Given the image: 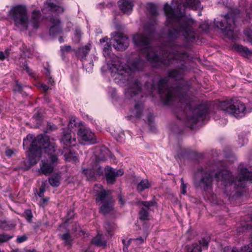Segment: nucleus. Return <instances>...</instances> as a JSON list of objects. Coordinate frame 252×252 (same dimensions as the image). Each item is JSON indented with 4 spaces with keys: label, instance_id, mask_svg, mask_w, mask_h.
<instances>
[{
    "label": "nucleus",
    "instance_id": "44",
    "mask_svg": "<svg viewBox=\"0 0 252 252\" xmlns=\"http://www.w3.org/2000/svg\"><path fill=\"white\" fill-rule=\"evenodd\" d=\"M200 28L206 31L209 29V25L207 22H204L200 25Z\"/></svg>",
    "mask_w": 252,
    "mask_h": 252
},
{
    "label": "nucleus",
    "instance_id": "38",
    "mask_svg": "<svg viewBox=\"0 0 252 252\" xmlns=\"http://www.w3.org/2000/svg\"><path fill=\"white\" fill-rule=\"evenodd\" d=\"M181 192L182 194H185L186 193L187 186L184 182L183 178L181 179Z\"/></svg>",
    "mask_w": 252,
    "mask_h": 252
},
{
    "label": "nucleus",
    "instance_id": "46",
    "mask_svg": "<svg viewBox=\"0 0 252 252\" xmlns=\"http://www.w3.org/2000/svg\"><path fill=\"white\" fill-rule=\"evenodd\" d=\"M116 140L120 142H123L125 141V134L123 132L121 133L120 136L118 137H116Z\"/></svg>",
    "mask_w": 252,
    "mask_h": 252
},
{
    "label": "nucleus",
    "instance_id": "59",
    "mask_svg": "<svg viewBox=\"0 0 252 252\" xmlns=\"http://www.w3.org/2000/svg\"><path fill=\"white\" fill-rule=\"evenodd\" d=\"M119 201L121 202V203L122 204H124V202H123V200H122V198H120Z\"/></svg>",
    "mask_w": 252,
    "mask_h": 252
},
{
    "label": "nucleus",
    "instance_id": "1",
    "mask_svg": "<svg viewBox=\"0 0 252 252\" xmlns=\"http://www.w3.org/2000/svg\"><path fill=\"white\" fill-rule=\"evenodd\" d=\"M238 175L235 180L231 173L225 169H220L215 172L208 169H199L196 173L194 180L195 188L199 189L206 192L211 191L213 187L214 175L227 196H233L236 193L237 187L244 188L246 181H252V172L243 168L240 165L238 167Z\"/></svg>",
    "mask_w": 252,
    "mask_h": 252
},
{
    "label": "nucleus",
    "instance_id": "39",
    "mask_svg": "<svg viewBox=\"0 0 252 252\" xmlns=\"http://www.w3.org/2000/svg\"><path fill=\"white\" fill-rule=\"evenodd\" d=\"M129 241H133L136 244L140 245L144 242V239L141 237H140L136 239H130L127 243H128Z\"/></svg>",
    "mask_w": 252,
    "mask_h": 252
},
{
    "label": "nucleus",
    "instance_id": "54",
    "mask_svg": "<svg viewBox=\"0 0 252 252\" xmlns=\"http://www.w3.org/2000/svg\"><path fill=\"white\" fill-rule=\"evenodd\" d=\"M155 89V86L154 83L150 85V90L151 91H153Z\"/></svg>",
    "mask_w": 252,
    "mask_h": 252
},
{
    "label": "nucleus",
    "instance_id": "29",
    "mask_svg": "<svg viewBox=\"0 0 252 252\" xmlns=\"http://www.w3.org/2000/svg\"><path fill=\"white\" fill-rule=\"evenodd\" d=\"M82 32L80 29L79 28H76L74 31V36L72 38V40L74 42L78 43H79L81 39Z\"/></svg>",
    "mask_w": 252,
    "mask_h": 252
},
{
    "label": "nucleus",
    "instance_id": "53",
    "mask_svg": "<svg viewBox=\"0 0 252 252\" xmlns=\"http://www.w3.org/2000/svg\"><path fill=\"white\" fill-rule=\"evenodd\" d=\"M53 83V79L51 77H49L48 79V84H50L51 85H52Z\"/></svg>",
    "mask_w": 252,
    "mask_h": 252
},
{
    "label": "nucleus",
    "instance_id": "45",
    "mask_svg": "<svg viewBox=\"0 0 252 252\" xmlns=\"http://www.w3.org/2000/svg\"><path fill=\"white\" fill-rule=\"evenodd\" d=\"M49 201V198L48 197L41 198L40 201L39 202V205L40 206H44Z\"/></svg>",
    "mask_w": 252,
    "mask_h": 252
},
{
    "label": "nucleus",
    "instance_id": "37",
    "mask_svg": "<svg viewBox=\"0 0 252 252\" xmlns=\"http://www.w3.org/2000/svg\"><path fill=\"white\" fill-rule=\"evenodd\" d=\"M178 75V71L177 70H172L168 72V76L169 77L175 78Z\"/></svg>",
    "mask_w": 252,
    "mask_h": 252
},
{
    "label": "nucleus",
    "instance_id": "33",
    "mask_svg": "<svg viewBox=\"0 0 252 252\" xmlns=\"http://www.w3.org/2000/svg\"><path fill=\"white\" fill-rule=\"evenodd\" d=\"M208 241L207 240L202 238L201 240L199 241V246L203 249H207L208 247Z\"/></svg>",
    "mask_w": 252,
    "mask_h": 252
},
{
    "label": "nucleus",
    "instance_id": "40",
    "mask_svg": "<svg viewBox=\"0 0 252 252\" xmlns=\"http://www.w3.org/2000/svg\"><path fill=\"white\" fill-rule=\"evenodd\" d=\"M111 48V46L108 44H107L106 46L104 47L103 49V54L105 57L108 56L109 55V50Z\"/></svg>",
    "mask_w": 252,
    "mask_h": 252
},
{
    "label": "nucleus",
    "instance_id": "20",
    "mask_svg": "<svg viewBox=\"0 0 252 252\" xmlns=\"http://www.w3.org/2000/svg\"><path fill=\"white\" fill-rule=\"evenodd\" d=\"M82 173L86 176L88 180H94L97 175H100L103 173V169L102 167H98V170L96 169L92 170V169H84Z\"/></svg>",
    "mask_w": 252,
    "mask_h": 252
},
{
    "label": "nucleus",
    "instance_id": "15",
    "mask_svg": "<svg viewBox=\"0 0 252 252\" xmlns=\"http://www.w3.org/2000/svg\"><path fill=\"white\" fill-rule=\"evenodd\" d=\"M124 173L123 169L116 170L110 167H107L105 168V176L107 184H113L116 178L123 175Z\"/></svg>",
    "mask_w": 252,
    "mask_h": 252
},
{
    "label": "nucleus",
    "instance_id": "57",
    "mask_svg": "<svg viewBox=\"0 0 252 252\" xmlns=\"http://www.w3.org/2000/svg\"><path fill=\"white\" fill-rule=\"evenodd\" d=\"M63 37H60V38H59V41L62 43V42H63Z\"/></svg>",
    "mask_w": 252,
    "mask_h": 252
},
{
    "label": "nucleus",
    "instance_id": "30",
    "mask_svg": "<svg viewBox=\"0 0 252 252\" xmlns=\"http://www.w3.org/2000/svg\"><path fill=\"white\" fill-rule=\"evenodd\" d=\"M188 252H201V249L198 245L194 244L189 246L187 249Z\"/></svg>",
    "mask_w": 252,
    "mask_h": 252
},
{
    "label": "nucleus",
    "instance_id": "6",
    "mask_svg": "<svg viewBox=\"0 0 252 252\" xmlns=\"http://www.w3.org/2000/svg\"><path fill=\"white\" fill-rule=\"evenodd\" d=\"M9 15L13 20L15 26L23 31L28 30L29 28L32 31L36 30L41 21V13L39 10H34L32 12L29 21L26 7L23 5L13 7L9 11Z\"/></svg>",
    "mask_w": 252,
    "mask_h": 252
},
{
    "label": "nucleus",
    "instance_id": "16",
    "mask_svg": "<svg viewBox=\"0 0 252 252\" xmlns=\"http://www.w3.org/2000/svg\"><path fill=\"white\" fill-rule=\"evenodd\" d=\"M194 112L195 114L189 119V121L191 123H196L198 121H203L205 119L207 115L208 110L206 107L201 105L195 108Z\"/></svg>",
    "mask_w": 252,
    "mask_h": 252
},
{
    "label": "nucleus",
    "instance_id": "36",
    "mask_svg": "<svg viewBox=\"0 0 252 252\" xmlns=\"http://www.w3.org/2000/svg\"><path fill=\"white\" fill-rule=\"evenodd\" d=\"M45 183H43L39 189V192L37 193L38 195L40 197H42L44 196V192L45 191Z\"/></svg>",
    "mask_w": 252,
    "mask_h": 252
},
{
    "label": "nucleus",
    "instance_id": "8",
    "mask_svg": "<svg viewBox=\"0 0 252 252\" xmlns=\"http://www.w3.org/2000/svg\"><path fill=\"white\" fill-rule=\"evenodd\" d=\"M167 81V78L160 79L158 85V92L160 94L161 99L166 104L172 101L174 97L178 98L182 102L186 99L185 95L181 94L180 89L173 92L168 87Z\"/></svg>",
    "mask_w": 252,
    "mask_h": 252
},
{
    "label": "nucleus",
    "instance_id": "7",
    "mask_svg": "<svg viewBox=\"0 0 252 252\" xmlns=\"http://www.w3.org/2000/svg\"><path fill=\"white\" fill-rule=\"evenodd\" d=\"M219 108L236 118H242L245 115L246 108L240 100L229 99L220 102Z\"/></svg>",
    "mask_w": 252,
    "mask_h": 252
},
{
    "label": "nucleus",
    "instance_id": "60",
    "mask_svg": "<svg viewBox=\"0 0 252 252\" xmlns=\"http://www.w3.org/2000/svg\"><path fill=\"white\" fill-rule=\"evenodd\" d=\"M35 252V250H30L28 252Z\"/></svg>",
    "mask_w": 252,
    "mask_h": 252
},
{
    "label": "nucleus",
    "instance_id": "14",
    "mask_svg": "<svg viewBox=\"0 0 252 252\" xmlns=\"http://www.w3.org/2000/svg\"><path fill=\"white\" fill-rule=\"evenodd\" d=\"M43 14H46L49 11H56L57 13L63 12V8L60 6L57 0H46L41 9Z\"/></svg>",
    "mask_w": 252,
    "mask_h": 252
},
{
    "label": "nucleus",
    "instance_id": "12",
    "mask_svg": "<svg viewBox=\"0 0 252 252\" xmlns=\"http://www.w3.org/2000/svg\"><path fill=\"white\" fill-rule=\"evenodd\" d=\"M113 39L110 40V44L117 50L123 51L126 49L129 45L128 38L121 33H114Z\"/></svg>",
    "mask_w": 252,
    "mask_h": 252
},
{
    "label": "nucleus",
    "instance_id": "49",
    "mask_svg": "<svg viewBox=\"0 0 252 252\" xmlns=\"http://www.w3.org/2000/svg\"><path fill=\"white\" fill-rule=\"evenodd\" d=\"M75 121L74 119L70 120L69 123L68 124L69 127L73 128V126H75Z\"/></svg>",
    "mask_w": 252,
    "mask_h": 252
},
{
    "label": "nucleus",
    "instance_id": "43",
    "mask_svg": "<svg viewBox=\"0 0 252 252\" xmlns=\"http://www.w3.org/2000/svg\"><path fill=\"white\" fill-rule=\"evenodd\" d=\"M38 87L40 89L42 90L43 91H44V92H46L50 88V87L43 84H39L38 85Z\"/></svg>",
    "mask_w": 252,
    "mask_h": 252
},
{
    "label": "nucleus",
    "instance_id": "35",
    "mask_svg": "<svg viewBox=\"0 0 252 252\" xmlns=\"http://www.w3.org/2000/svg\"><path fill=\"white\" fill-rule=\"evenodd\" d=\"M25 215L27 220L28 221L31 222L32 218V211L30 210H26L25 211Z\"/></svg>",
    "mask_w": 252,
    "mask_h": 252
},
{
    "label": "nucleus",
    "instance_id": "42",
    "mask_svg": "<svg viewBox=\"0 0 252 252\" xmlns=\"http://www.w3.org/2000/svg\"><path fill=\"white\" fill-rule=\"evenodd\" d=\"M61 50L63 52H70L71 51V47L69 45H64L61 47Z\"/></svg>",
    "mask_w": 252,
    "mask_h": 252
},
{
    "label": "nucleus",
    "instance_id": "55",
    "mask_svg": "<svg viewBox=\"0 0 252 252\" xmlns=\"http://www.w3.org/2000/svg\"><path fill=\"white\" fill-rule=\"evenodd\" d=\"M123 244H124V246H125V247H124V251L125 252H126V251L127 250V248H126V241H125V240H123Z\"/></svg>",
    "mask_w": 252,
    "mask_h": 252
},
{
    "label": "nucleus",
    "instance_id": "61",
    "mask_svg": "<svg viewBox=\"0 0 252 252\" xmlns=\"http://www.w3.org/2000/svg\"><path fill=\"white\" fill-rule=\"evenodd\" d=\"M47 74L48 76L50 75V72L48 69H47Z\"/></svg>",
    "mask_w": 252,
    "mask_h": 252
},
{
    "label": "nucleus",
    "instance_id": "19",
    "mask_svg": "<svg viewBox=\"0 0 252 252\" xmlns=\"http://www.w3.org/2000/svg\"><path fill=\"white\" fill-rule=\"evenodd\" d=\"M118 4L120 9L125 13L131 12L133 7V3L131 0H120Z\"/></svg>",
    "mask_w": 252,
    "mask_h": 252
},
{
    "label": "nucleus",
    "instance_id": "3",
    "mask_svg": "<svg viewBox=\"0 0 252 252\" xmlns=\"http://www.w3.org/2000/svg\"><path fill=\"white\" fill-rule=\"evenodd\" d=\"M143 62L138 60L133 63L131 67L124 68L122 65L117 67V64H113L112 76L115 82L120 86H127L125 91V95L131 99L135 96L140 92L141 86L138 80L134 78L135 70H139L143 67Z\"/></svg>",
    "mask_w": 252,
    "mask_h": 252
},
{
    "label": "nucleus",
    "instance_id": "24",
    "mask_svg": "<svg viewBox=\"0 0 252 252\" xmlns=\"http://www.w3.org/2000/svg\"><path fill=\"white\" fill-rule=\"evenodd\" d=\"M236 50L241 54L243 56L248 57L252 55V50L249 49L247 47L240 45H236L235 46Z\"/></svg>",
    "mask_w": 252,
    "mask_h": 252
},
{
    "label": "nucleus",
    "instance_id": "26",
    "mask_svg": "<svg viewBox=\"0 0 252 252\" xmlns=\"http://www.w3.org/2000/svg\"><path fill=\"white\" fill-rule=\"evenodd\" d=\"M151 187V184L146 179L142 180L137 186V189L139 192H142L145 189H149Z\"/></svg>",
    "mask_w": 252,
    "mask_h": 252
},
{
    "label": "nucleus",
    "instance_id": "41",
    "mask_svg": "<svg viewBox=\"0 0 252 252\" xmlns=\"http://www.w3.org/2000/svg\"><path fill=\"white\" fill-rule=\"evenodd\" d=\"M27 239V237L26 235H22L18 236L17 238L16 241L18 243H21L25 241Z\"/></svg>",
    "mask_w": 252,
    "mask_h": 252
},
{
    "label": "nucleus",
    "instance_id": "31",
    "mask_svg": "<svg viewBox=\"0 0 252 252\" xmlns=\"http://www.w3.org/2000/svg\"><path fill=\"white\" fill-rule=\"evenodd\" d=\"M61 238L64 241V243L70 245L71 241V236L68 233L63 234L61 236Z\"/></svg>",
    "mask_w": 252,
    "mask_h": 252
},
{
    "label": "nucleus",
    "instance_id": "58",
    "mask_svg": "<svg viewBox=\"0 0 252 252\" xmlns=\"http://www.w3.org/2000/svg\"><path fill=\"white\" fill-rule=\"evenodd\" d=\"M148 29H149L148 27H147V26L144 27V31L145 32H147Z\"/></svg>",
    "mask_w": 252,
    "mask_h": 252
},
{
    "label": "nucleus",
    "instance_id": "52",
    "mask_svg": "<svg viewBox=\"0 0 252 252\" xmlns=\"http://www.w3.org/2000/svg\"><path fill=\"white\" fill-rule=\"evenodd\" d=\"M108 39V38L107 37H105L100 39V42L102 43V42H107Z\"/></svg>",
    "mask_w": 252,
    "mask_h": 252
},
{
    "label": "nucleus",
    "instance_id": "13",
    "mask_svg": "<svg viewBox=\"0 0 252 252\" xmlns=\"http://www.w3.org/2000/svg\"><path fill=\"white\" fill-rule=\"evenodd\" d=\"M47 20L50 24L49 33L54 35L62 32L61 22L60 19L56 16H52L47 18Z\"/></svg>",
    "mask_w": 252,
    "mask_h": 252
},
{
    "label": "nucleus",
    "instance_id": "62",
    "mask_svg": "<svg viewBox=\"0 0 252 252\" xmlns=\"http://www.w3.org/2000/svg\"><path fill=\"white\" fill-rule=\"evenodd\" d=\"M17 85L18 86H19V89H21L22 87H21V86H19L18 84H17Z\"/></svg>",
    "mask_w": 252,
    "mask_h": 252
},
{
    "label": "nucleus",
    "instance_id": "47",
    "mask_svg": "<svg viewBox=\"0 0 252 252\" xmlns=\"http://www.w3.org/2000/svg\"><path fill=\"white\" fill-rule=\"evenodd\" d=\"M8 56V53L7 52H5V53H4L2 52H0V59L1 60H3L6 57Z\"/></svg>",
    "mask_w": 252,
    "mask_h": 252
},
{
    "label": "nucleus",
    "instance_id": "34",
    "mask_svg": "<svg viewBox=\"0 0 252 252\" xmlns=\"http://www.w3.org/2000/svg\"><path fill=\"white\" fill-rule=\"evenodd\" d=\"M11 238V236L6 234H0V243L5 242L9 240Z\"/></svg>",
    "mask_w": 252,
    "mask_h": 252
},
{
    "label": "nucleus",
    "instance_id": "18",
    "mask_svg": "<svg viewBox=\"0 0 252 252\" xmlns=\"http://www.w3.org/2000/svg\"><path fill=\"white\" fill-rule=\"evenodd\" d=\"M61 143L67 146H75L76 143L75 134L71 132L70 130L64 133L61 139Z\"/></svg>",
    "mask_w": 252,
    "mask_h": 252
},
{
    "label": "nucleus",
    "instance_id": "21",
    "mask_svg": "<svg viewBox=\"0 0 252 252\" xmlns=\"http://www.w3.org/2000/svg\"><path fill=\"white\" fill-rule=\"evenodd\" d=\"M53 170L54 166L52 164L48 163L45 161H42L38 172L39 174L48 175L52 173Z\"/></svg>",
    "mask_w": 252,
    "mask_h": 252
},
{
    "label": "nucleus",
    "instance_id": "10",
    "mask_svg": "<svg viewBox=\"0 0 252 252\" xmlns=\"http://www.w3.org/2000/svg\"><path fill=\"white\" fill-rule=\"evenodd\" d=\"M96 188L100 189L96 198V202L102 204L100 208V212L103 214L110 213L113 209V201L112 198L109 196V191L102 189L101 185L96 186L95 188Z\"/></svg>",
    "mask_w": 252,
    "mask_h": 252
},
{
    "label": "nucleus",
    "instance_id": "64",
    "mask_svg": "<svg viewBox=\"0 0 252 252\" xmlns=\"http://www.w3.org/2000/svg\"><path fill=\"white\" fill-rule=\"evenodd\" d=\"M85 252H92V251H86Z\"/></svg>",
    "mask_w": 252,
    "mask_h": 252
},
{
    "label": "nucleus",
    "instance_id": "4",
    "mask_svg": "<svg viewBox=\"0 0 252 252\" xmlns=\"http://www.w3.org/2000/svg\"><path fill=\"white\" fill-rule=\"evenodd\" d=\"M150 35L142 33H137L133 37V43L142 54L146 55L148 61L153 63H160L164 65H170L173 63L174 59L178 60L182 58L178 53H170L168 51H164L162 58H159L155 53L157 49L150 46Z\"/></svg>",
    "mask_w": 252,
    "mask_h": 252
},
{
    "label": "nucleus",
    "instance_id": "63",
    "mask_svg": "<svg viewBox=\"0 0 252 252\" xmlns=\"http://www.w3.org/2000/svg\"><path fill=\"white\" fill-rule=\"evenodd\" d=\"M145 87H146L147 88H149V85L146 84L145 85Z\"/></svg>",
    "mask_w": 252,
    "mask_h": 252
},
{
    "label": "nucleus",
    "instance_id": "11",
    "mask_svg": "<svg viewBox=\"0 0 252 252\" xmlns=\"http://www.w3.org/2000/svg\"><path fill=\"white\" fill-rule=\"evenodd\" d=\"M77 134L78 141L82 144H93L96 143L94 133L88 127L82 126L79 128Z\"/></svg>",
    "mask_w": 252,
    "mask_h": 252
},
{
    "label": "nucleus",
    "instance_id": "32",
    "mask_svg": "<svg viewBox=\"0 0 252 252\" xmlns=\"http://www.w3.org/2000/svg\"><path fill=\"white\" fill-rule=\"evenodd\" d=\"M147 9L154 15L157 13V9L156 5L153 3H148L147 6Z\"/></svg>",
    "mask_w": 252,
    "mask_h": 252
},
{
    "label": "nucleus",
    "instance_id": "22",
    "mask_svg": "<svg viewBox=\"0 0 252 252\" xmlns=\"http://www.w3.org/2000/svg\"><path fill=\"white\" fill-rule=\"evenodd\" d=\"M224 252H252V242L247 246L242 247L240 250L236 248L226 247L224 248Z\"/></svg>",
    "mask_w": 252,
    "mask_h": 252
},
{
    "label": "nucleus",
    "instance_id": "56",
    "mask_svg": "<svg viewBox=\"0 0 252 252\" xmlns=\"http://www.w3.org/2000/svg\"><path fill=\"white\" fill-rule=\"evenodd\" d=\"M243 227H246V228L248 229L250 227H252V225L251 223H249L247 224L246 226H244Z\"/></svg>",
    "mask_w": 252,
    "mask_h": 252
},
{
    "label": "nucleus",
    "instance_id": "25",
    "mask_svg": "<svg viewBox=\"0 0 252 252\" xmlns=\"http://www.w3.org/2000/svg\"><path fill=\"white\" fill-rule=\"evenodd\" d=\"M103 235L98 234L93 240L92 242L98 247H105L106 245V241L103 238Z\"/></svg>",
    "mask_w": 252,
    "mask_h": 252
},
{
    "label": "nucleus",
    "instance_id": "23",
    "mask_svg": "<svg viewBox=\"0 0 252 252\" xmlns=\"http://www.w3.org/2000/svg\"><path fill=\"white\" fill-rule=\"evenodd\" d=\"M91 48V45L90 43L87 44L84 47L79 48L76 52L77 56L78 58L81 60L85 59L87 55L89 53Z\"/></svg>",
    "mask_w": 252,
    "mask_h": 252
},
{
    "label": "nucleus",
    "instance_id": "27",
    "mask_svg": "<svg viewBox=\"0 0 252 252\" xmlns=\"http://www.w3.org/2000/svg\"><path fill=\"white\" fill-rule=\"evenodd\" d=\"M61 176L59 174L53 175L49 178L50 184L54 187H57L60 185Z\"/></svg>",
    "mask_w": 252,
    "mask_h": 252
},
{
    "label": "nucleus",
    "instance_id": "48",
    "mask_svg": "<svg viewBox=\"0 0 252 252\" xmlns=\"http://www.w3.org/2000/svg\"><path fill=\"white\" fill-rule=\"evenodd\" d=\"M24 69L27 71V72L30 75H32V70L30 68V67L27 65V64H24Z\"/></svg>",
    "mask_w": 252,
    "mask_h": 252
},
{
    "label": "nucleus",
    "instance_id": "9",
    "mask_svg": "<svg viewBox=\"0 0 252 252\" xmlns=\"http://www.w3.org/2000/svg\"><path fill=\"white\" fill-rule=\"evenodd\" d=\"M215 24L218 28L221 30L224 36L229 38H233L235 20L231 13L224 15L222 20L220 21H215Z\"/></svg>",
    "mask_w": 252,
    "mask_h": 252
},
{
    "label": "nucleus",
    "instance_id": "5",
    "mask_svg": "<svg viewBox=\"0 0 252 252\" xmlns=\"http://www.w3.org/2000/svg\"><path fill=\"white\" fill-rule=\"evenodd\" d=\"M27 139V140H24L23 144H28L29 140L31 141L29 148V161L31 165L36 164L40 160L42 150L45 153L51 156L50 158L53 163L58 160L57 149L54 144L50 142L48 136L39 135L33 138L32 135H28Z\"/></svg>",
    "mask_w": 252,
    "mask_h": 252
},
{
    "label": "nucleus",
    "instance_id": "51",
    "mask_svg": "<svg viewBox=\"0 0 252 252\" xmlns=\"http://www.w3.org/2000/svg\"><path fill=\"white\" fill-rule=\"evenodd\" d=\"M5 154L7 156L10 157L13 154V152L12 151V150L8 149L6 150Z\"/></svg>",
    "mask_w": 252,
    "mask_h": 252
},
{
    "label": "nucleus",
    "instance_id": "17",
    "mask_svg": "<svg viewBox=\"0 0 252 252\" xmlns=\"http://www.w3.org/2000/svg\"><path fill=\"white\" fill-rule=\"evenodd\" d=\"M141 204L144 207L142 208L139 212V219L143 220H148L149 217L148 210L150 207L154 205V202L153 201H143Z\"/></svg>",
    "mask_w": 252,
    "mask_h": 252
},
{
    "label": "nucleus",
    "instance_id": "50",
    "mask_svg": "<svg viewBox=\"0 0 252 252\" xmlns=\"http://www.w3.org/2000/svg\"><path fill=\"white\" fill-rule=\"evenodd\" d=\"M71 155V157L72 158V159L74 161L76 160H77V157L75 155H73V154L70 153H69V154L66 157V158L68 159V160L70 159L71 157L70 156V155Z\"/></svg>",
    "mask_w": 252,
    "mask_h": 252
},
{
    "label": "nucleus",
    "instance_id": "28",
    "mask_svg": "<svg viewBox=\"0 0 252 252\" xmlns=\"http://www.w3.org/2000/svg\"><path fill=\"white\" fill-rule=\"evenodd\" d=\"M142 105L141 102H138L135 105L132 113L136 118H139L141 116L142 113Z\"/></svg>",
    "mask_w": 252,
    "mask_h": 252
},
{
    "label": "nucleus",
    "instance_id": "2",
    "mask_svg": "<svg viewBox=\"0 0 252 252\" xmlns=\"http://www.w3.org/2000/svg\"><path fill=\"white\" fill-rule=\"evenodd\" d=\"M171 6L166 3L164 6L167 22L169 25H174V31L169 33L170 39L177 38L183 35L189 41L194 39L193 34V26L194 24L192 19L188 18L185 14V10L187 7L193 9H200L201 6L199 0H185V2L180 1V4L175 8L174 3Z\"/></svg>",
    "mask_w": 252,
    "mask_h": 252
}]
</instances>
